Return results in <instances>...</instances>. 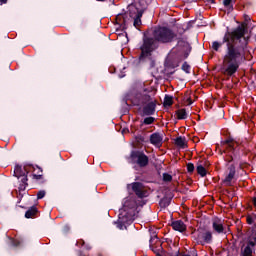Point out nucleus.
I'll use <instances>...</instances> for the list:
<instances>
[{"instance_id": "f257e3e1", "label": "nucleus", "mask_w": 256, "mask_h": 256, "mask_svg": "<svg viewBox=\"0 0 256 256\" xmlns=\"http://www.w3.org/2000/svg\"><path fill=\"white\" fill-rule=\"evenodd\" d=\"M247 32V23L243 22L232 31H226L222 42H212V49L216 53L221 52V47L226 44L223 65L224 75L227 77H233L245 61V53L249 47V41H251V36H246Z\"/></svg>"}, {"instance_id": "f03ea898", "label": "nucleus", "mask_w": 256, "mask_h": 256, "mask_svg": "<svg viewBox=\"0 0 256 256\" xmlns=\"http://www.w3.org/2000/svg\"><path fill=\"white\" fill-rule=\"evenodd\" d=\"M119 211L118 220L115 222L116 227L120 230L127 229L135 221L137 202L131 199L126 200Z\"/></svg>"}, {"instance_id": "7ed1b4c3", "label": "nucleus", "mask_w": 256, "mask_h": 256, "mask_svg": "<svg viewBox=\"0 0 256 256\" xmlns=\"http://www.w3.org/2000/svg\"><path fill=\"white\" fill-rule=\"evenodd\" d=\"M221 143L222 145H226L224 153L227 155V158L225 159L227 163H237V161H240L241 143L231 136H228L227 139Z\"/></svg>"}, {"instance_id": "20e7f679", "label": "nucleus", "mask_w": 256, "mask_h": 256, "mask_svg": "<svg viewBox=\"0 0 256 256\" xmlns=\"http://www.w3.org/2000/svg\"><path fill=\"white\" fill-rule=\"evenodd\" d=\"M31 169L35 170V166L28 164L25 165L24 167L21 165H16L14 168V177L18 179L19 191H25L27 187H29V178H27V175H29Z\"/></svg>"}, {"instance_id": "39448f33", "label": "nucleus", "mask_w": 256, "mask_h": 256, "mask_svg": "<svg viewBox=\"0 0 256 256\" xmlns=\"http://www.w3.org/2000/svg\"><path fill=\"white\" fill-rule=\"evenodd\" d=\"M153 37L158 43L166 45L167 43H173L177 34L171 28L160 26L153 31Z\"/></svg>"}, {"instance_id": "423d86ee", "label": "nucleus", "mask_w": 256, "mask_h": 256, "mask_svg": "<svg viewBox=\"0 0 256 256\" xmlns=\"http://www.w3.org/2000/svg\"><path fill=\"white\" fill-rule=\"evenodd\" d=\"M129 159L132 165H135V167H138L139 169H146V167H149V157L143 150H132Z\"/></svg>"}, {"instance_id": "0eeeda50", "label": "nucleus", "mask_w": 256, "mask_h": 256, "mask_svg": "<svg viewBox=\"0 0 256 256\" xmlns=\"http://www.w3.org/2000/svg\"><path fill=\"white\" fill-rule=\"evenodd\" d=\"M155 37H147L144 35L143 37V44L140 47V61H143V59H147V57H151V53L155 51Z\"/></svg>"}, {"instance_id": "6e6552de", "label": "nucleus", "mask_w": 256, "mask_h": 256, "mask_svg": "<svg viewBox=\"0 0 256 256\" xmlns=\"http://www.w3.org/2000/svg\"><path fill=\"white\" fill-rule=\"evenodd\" d=\"M148 91L149 90L147 88H144L143 93L139 92L135 95V97L132 99V103L135 107H144V105H147L153 101L151 95L147 94Z\"/></svg>"}, {"instance_id": "1a4fd4ad", "label": "nucleus", "mask_w": 256, "mask_h": 256, "mask_svg": "<svg viewBox=\"0 0 256 256\" xmlns=\"http://www.w3.org/2000/svg\"><path fill=\"white\" fill-rule=\"evenodd\" d=\"M197 233V243L199 245H211L213 243V232L205 228H198Z\"/></svg>"}, {"instance_id": "9d476101", "label": "nucleus", "mask_w": 256, "mask_h": 256, "mask_svg": "<svg viewBox=\"0 0 256 256\" xmlns=\"http://www.w3.org/2000/svg\"><path fill=\"white\" fill-rule=\"evenodd\" d=\"M178 53H183L184 59H187L191 55L192 47L184 38H177V44L174 47Z\"/></svg>"}, {"instance_id": "9b49d317", "label": "nucleus", "mask_w": 256, "mask_h": 256, "mask_svg": "<svg viewBox=\"0 0 256 256\" xmlns=\"http://www.w3.org/2000/svg\"><path fill=\"white\" fill-rule=\"evenodd\" d=\"M130 187H131L133 193H135V195L139 199H143V197H145L147 192L145 191V185H143V183L133 182L131 184H128L127 188L129 189Z\"/></svg>"}, {"instance_id": "f8f14e48", "label": "nucleus", "mask_w": 256, "mask_h": 256, "mask_svg": "<svg viewBox=\"0 0 256 256\" xmlns=\"http://www.w3.org/2000/svg\"><path fill=\"white\" fill-rule=\"evenodd\" d=\"M156 109H157V100H151L148 104L143 106L142 113L147 117H151V115H155Z\"/></svg>"}, {"instance_id": "ddd939ff", "label": "nucleus", "mask_w": 256, "mask_h": 256, "mask_svg": "<svg viewBox=\"0 0 256 256\" xmlns=\"http://www.w3.org/2000/svg\"><path fill=\"white\" fill-rule=\"evenodd\" d=\"M228 175L225 177V179L223 180V183L227 186V187H231L233 184H231V181H233V179H235V175L237 173V168L235 167V164H230V166L228 167Z\"/></svg>"}, {"instance_id": "4468645a", "label": "nucleus", "mask_w": 256, "mask_h": 256, "mask_svg": "<svg viewBox=\"0 0 256 256\" xmlns=\"http://www.w3.org/2000/svg\"><path fill=\"white\" fill-rule=\"evenodd\" d=\"M212 229L214 233H217L218 235H227V229L225 226H223L221 219H216L213 221Z\"/></svg>"}, {"instance_id": "2eb2a0df", "label": "nucleus", "mask_w": 256, "mask_h": 256, "mask_svg": "<svg viewBox=\"0 0 256 256\" xmlns=\"http://www.w3.org/2000/svg\"><path fill=\"white\" fill-rule=\"evenodd\" d=\"M150 143L151 145H155V147H161L163 143V136L159 132H155L150 135Z\"/></svg>"}, {"instance_id": "dca6fc26", "label": "nucleus", "mask_w": 256, "mask_h": 256, "mask_svg": "<svg viewBox=\"0 0 256 256\" xmlns=\"http://www.w3.org/2000/svg\"><path fill=\"white\" fill-rule=\"evenodd\" d=\"M171 227L174 231H179V233H185L187 231V225L182 220L173 221Z\"/></svg>"}, {"instance_id": "f3484780", "label": "nucleus", "mask_w": 256, "mask_h": 256, "mask_svg": "<svg viewBox=\"0 0 256 256\" xmlns=\"http://www.w3.org/2000/svg\"><path fill=\"white\" fill-rule=\"evenodd\" d=\"M129 7H135L137 13H141L142 14L145 13V11H147V2H145L144 0H140L138 3L136 4H130Z\"/></svg>"}, {"instance_id": "a211bd4d", "label": "nucleus", "mask_w": 256, "mask_h": 256, "mask_svg": "<svg viewBox=\"0 0 256 256\" xmlns=\"http://www.w3.org/2000/svg\"><path fill=\"white\" fill-rule=\"evenodd\" d=\"M39 213V209H37V206L30 207L26 213L25 218L26 219H33V217H37V214Z\"/></svg>"}, {"instance_id": "6ab92c4d", "label": "nucleus", "mask_w": 256, "mask_h": 256, "mask_svg": "<svg viewBox=\"0 0 256 256\" xmlns=\"http://www.w3.org/2000/svg\"><path fill=\"white\" fill-rule=\"evenodd\" d=\"M37 169H39L38 174H33L34 181H37L40 185H43L45 183V178L43 177V169L39 166H37Z\"/></svg>"}, {"instance_id": "aec40b11", "label": "nucleus", "mask_w": 256, "mask_h": 256, "mask_svg": "<svg viewBox=\"0 0 256 256\" xmlns=\"http://www.w3.org/2000/svg\"><path fill=\"white\" fill-rule=\"evenodd\" d=\"M175 113L179 121L185 120L187 117H189V114H187V110L185 108L178 109Z\"/></svg>"}, {"instance_id": "412c9836", "label": "nucleus", "mask_w": 256, "mask_h": 256, "mask_svg": "<svg viewBox=\"0 0 256 256\" xmlns=\"http://www.w3.org/2000/svg\"><path fill=\"white\" fill-rule=\"evenodd\" d=\"M175 145L180 147V149H186L187 142H185V137L179 136L175 139Z\"/></svg>"}, {"instance_id": "4be33fe9", "label": "nucleus", "mask_w": 256, "mask_h": 256, "mask_svg": "<svg viewBox=\"0 0 256 256\" xmlns=\"http://www.w3.org/2000/svg\"><path fill=\"white\" fill-rule=\"evenodd\" d=\"M141 17H143V11L137 12L136 15L134 16V22H133L134 27H140Z\"/></svg>"}, {"instance_id": "5701e85b", "label": "nucleus", "mask_w": 256, "mask_h": 256, "mask_svg": "<svg viewBox=\"0 0 256 256\" xmlns=\"http://www.w3.org/2000/svg\"><path fill=\"white\" fill-rule=\"evenodd\" d=\"M159 205L162 209H165L171 205V198L164 197L160 200Z\"/></svg>"}, {"instance_id": "b1692460", "label": "nucleus", "mask_w": 256, "mask_h": 256, "mask_svg": "<svg viewBox=\"0 0 256 256\" xmlns=\"http://www.w3.org/2000/svg\"><path fill=\"white\" fill-rule=\"evenodd\" d=\"M163 105L164 107H171V105H173V96L166 94Z\"/></svg>"}, {"instance_id": "393cba45", "label": "nucleus", "mask_w": 256, "mask_h": 256, "mask_svg": "<svg viewBox=\"0 0 256 256\" xmlns=\"http://www.w3.org/2000/svg\"><path fill=\"white\" fill-rule=\"evenodd\" d=\"M196 171L200 177H206L207 175V169L203 165H198Z\"/></svg>"}, {"instance_id": "a878e982", "label": "nucleus", "mask_w": 256, "mask_h": 256, "mask_svg": "<svg viewBox=\"0 0 256 256\" xmlns=\"http://www.w3.org/2000/svg\"><path fill=\"white\" fill-rule=\"evenodd\" d=\"M223 5L227 9L228 13L233 11V0H223Z\"/></svg>"}, {"instance_id": "bb28decb", "label": "nucleus", "mask_w": 256, "mask_h": 256, "mask_svg": "<svg viewBox=\"0 0 256 256\" xmlns=\"http://www.w3.org/2000/svg\"><path fill=\"white\" fill-rule=\"evenodd\" d=\"M243 256H253V249H251V247H249V245H247L243 252H242Z\"/></svg>"}, {"instance_id": "cd10ccee", "label": "nucleus", "mask_w": 256, "mask_h": 256, "mask_svg": "<svg viewBox=\"0 0 256 256\" xmlns=\"http://www.w3.org/2000/svg\"><path fill=\"white\" fill-rule=\"evenodd\" d=\"M162 177H163L164 183H171V181H173V176H171V174L169 173H163Z\"/></svg>"}, {"instance_id": "c85d7f7f", "label": "nucleus", "mask_w": 256, "mask_h": 256, "mask_svg": "<svg viewBox=\"0 0 256 256\" xmlns=\"http://www.w3.org/2000/svg\"><path fill=\"white\" fill-rule=\"evenodd\" d=\"M181 69H182V71H184V73H187V74L191 73V65H189V63H187V62H184L182 64Z\"/></svg>"}, {"instance_id": "c756f323", "label": "nucleus", "mask_w": 256, "mask_h": 256, "mask_svg": "<svg viewBox=\"0 0 256 256\" xmlns=\"http://www.w3.org/2000/svg\"><path fill=\"white\" fill-rule=\"evenodd\" d=\"M255 220H256L255 214L248 215L246 218L248 225H253V223H255Z\"/></svg>"}, {"instance_id": "7c9ffc66", "label": "nucleus", "mask_w": 256, "mask_h": 256, "mask_svg": "<svg viewBox=\"0 0 256 256\" xmlns=\"http://www.w3.org/2000/svg\"><path fill=\"white\" fill-rule=\"evenodd\" d=\"M144 125H153L155 123V118L154 117H146L143 121Z\"/></svg>"}, {"instance_id": "2f4dec72", "label": "nucleus", "mask_w": 256, "mask_h": 256, "mask_svg": "<svg viewBox=\"0 0 256 256\" xmlns=\"http://www.w3.org/2000/svg\"><path fill=\"white\" fill-rule=\"evenodd\" d=\"M186 169L188 173L192 174L195 171V165L189 162L188 164H186Z\"/></svg>"}, {"instance_id": "473e14b6", "label": "nucleus", "mask_w": 256, "mask_h": 256, "mask_svg": "<svg viewBox=\"0 0 256 256\" xmlns=\"http://www.w3.org/2000/svg\"><path fill=\"white\" fill-rule=\"evenodd\" d=\"M154 239H159V238L157 237V234H155V233H153V235L150 237V240H149L150 248H151L152 251H155V248H153V240H154Z\"/></svg>"}, {"instance_id": "72a5a7b5", "label": "nucleus", "mask_w": 256, "mask_h": 256, "mask_svg": "<svg viewBox=\"0 0 256 256\" xmlns=\"http://www.w3.org/2000/svg\"><path fill=\"white\" fill-rule=\"evenodd\" d=\"M136 141L137 143H147V140H145V136L143 135L136 136Z\"/></svg>"}, {"instance_id": "f704fd0d", "label": "nucleus", "mask_w": 256, "mask_h": 256, "mask_svg": "<svg viewBox=\"0 0 256 256\" xmlns=\"http://www.w3.org/2000/svg\"><path fill=\"white\" fill-rule=\"evenodd\" d=\"M45 195H47V192H45V190H40L37 193V199H43L45 197Z\"/></svg>"}, {"instance_id": "c9c22d12", "label": "nucleus", "mask_w": 256, "mask_h": 256, "mask_svg": "<svg viewBox=\"0 0 256 256\" xmlns=\"http://www.w3.org/2000/svg\"><path fill=\"white\" fill-rule=\"evenodd\" d=\"M12 247H19L21 245V241L17 239H11Z\"/></svg>"}, {"instance_id": "e433bc0d", "label": "nucleus", "mask_w": 256, "mask_h": 256, "mask_svg": "<svg viewBox=\"0 0 256 256\" xmlns=\"http://www.w3.org/2000/svg\"><path fill=\"white\" fill-rule=\"evenodd\" d=\"M253 233H254V236H251L250 240H252L254 243H256V224H254V226H253Z\"/></svg>"}, {"instance_id": "4c0bfd02", "label": "nucleus", "mask_w": 256, "mask_h": 256, "mask_svg": "<svg viewBox=\"0 0 256 256\" xmlns=\"http://www.w3.org/2000/svg\"><path fill=\"white\" fill-rule=\"evenodd\" d=\"M218 256H229V251L223 249L217 253Z\"/></svg>"}, {"instance_id": "58836bf2", "label": "nucleus", "mask_w": 256, "mask_h": 256, "mask_svg": "<svg viewBox=\"0 0 256 256\" xmlns=\"http://www.w3.org/2000/svg\"><path fill=\"white\" fill-rule=\"evenodd\" d=\"M247 245H249V247L251 248V247H255V245H256V243L253 241V240H249L248 241V244Z\"/></svg>"}, {"instance_id": "ea45409f", "label": "nucleus", "mask_w": 256, "mask_h": 256, "mask_svg": "<svg viewBox=\"0 0 256 256\" xmlns=\"http://www.w3.org/2000/svg\"><path fill=\"white\" fill-rule=\"evenodd\" d=\"M76 245H81V247H83V245H85V240H79Z\"/></svg>"}, {"instance_id": "a19ab883", "label": "nucleus", "mask_w": 256, "mask_h": 256, "mask_svg": "<svg viewBox=\"0 0 256 256\" xmlns=\"http://www.w3.org/2000/svg\"><path fill=\"white\" fill-rule=\"evenodd\" d=\"M187 104H188V105H193V100H192L191 98H188V99H187Z\"/></svg>"}, {"instance_id": "79ce46f5", "label": "nucleus", "mask_w": 256, "mask_h": 256, "mask_svg": "<svg viewBox=\"0 0 256 256\" xmlns=\"http://www.w3.org/2000/svg\"><path fill=\"white\" fill-rule=\"evenodd\" d=\"M244 19L245 21H251V18L249 17V15H244Z\"/></svg>"}, {"instance_id": "37998d69", "label": "nucleus", "mask_w": 256, "mask_h": 256, "mask_svg": "<svg viewBox=\"0 0 256 256\" xmlns=\"http://www.w3.org/2000/svg\"><path fill=\"white\" fill-rule=\"evenodd\" d=\"M121 26L123 29H127V27H125V19L122 20Z\"/></svg>"}, {"instance_id": "c03bdc74", "label": "nucleus", "mask_w": 256, "mask_h": 256, "mask_svg": "<svg viewBox=\"0 0 256 256\" xmlns=\"http://www.w3.org/2000/svg\"><path fill=\"white\" fill-rule=\"evenodd\" d=\"M7 1L8 0H0V3H1V5H5V4H7Z\"/></svg>"}, {"instance_id": "a18cd8bd", "label": "nucleus", "mask_w": 256, "mask_h": 256, "mask_svg": "<svg viewBox=\"0 0 256 256\" xmlns=\"http://www.w3.org/2000/svg\"><path fill=\"white\" fill-rule=\"evenodd\" d=\"M97 256H108V255L105 254V253H103V252H99V253L97 254Z\"/></svg>"}, {"instance_id": "49530a36", "label": "nucleus", "mask_w": 256, "mask_h": 256, "mask_svg": "<svg viewBox=\"0 0 256 256\" xmlns=\"http://www.w3.org/2000/svg\"><path fill=\"white\" fill-rule=\"evenodd\" d=\"M252 203H253L254 207H256V197H254V198L252 199Z\"/></svg>"}, {"instance_id": "de8ad7c7", "label": "nucleus", "mask_w": 256, "mask_h": 256, "mask_svg": "<svg viewBox=\"0 0 256 256\" xmlns=\"http://www.w3.org/2000/svg\"><path fill=\"white\" fill-rule=\"evenodd\" d=\"M208 3H215V0H207Z\"/></svg>"}, {"instance_id": "09e8293b", "label": "nucleus", "mask_w": 256, "mask_h": 256, "mask_svg": "<svg viewBox=\"0 0 256 256\" xmlns=\"http://www.w3.org/2000/svg\"><path fill=\"white\" fill-rule=\"evenodd\" d=\"M151 67H155V61L151 62Z\"/></svg>"}, {"instance_id": "8fccbe9b", "label": "nucleus", "mask_w": 256, "mask_h": 256, "mask_svg": "<svg viewBox=\"0 0 256 256\" xmlns=\"http://www.w3.org/2000/svg\"><path fill=\"white\" fill-rule=\"evenodd\" d=\"M96 1H99V2H101V3L105 2V0H96Z\"/></svg>"}, {"instance_id": "3c124183", "label": "nucleus", "mask_w": 256, "mask_h": 256, "mask_svg": "<svg viewBox=\"0 0 256 256\" xmlns=\"http://www.w3.org/2000/svg\"><path fill=\"white\" fill-rule=\"evenodd\" d=\"M175 67H176L175 65H172V69H175Z\"/></svg>"}, {"instance_id": "603ef678", "label": "nucleus", "mask_w": 256, "mask_h": 256, "mask_svg": "<svg viewBox=\"0 0 256 256\" xmlns=\"http://www.w3.org/2000/svg\"><path fill=\"white\" fill-rule=\"evenodd\" d=\"M87 249H91V247L87 246Z\"/></svg>"}, {"instance_id": "864d4df0", "label": "nucleus", "mask_w": 256, "mask_h": 256, "mask_svg": "<svg viewBox=\"0 0 256 256\" xmlns=\"http://www.w3.org/2000/svg\"><path fill=\"white\" fill-rule=\"evenodd\" d=\"M255 41H256V35H255Z\"/></svg>"}]
</instances>
